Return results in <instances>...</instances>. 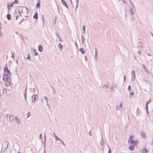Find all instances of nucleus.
<instances>
[{
  "label": "nucleus",
  "instance_id": "1",
  "mask_svg": "<svg viewBox=\"0 0 153 153\" xmlns=\"http://www.w3.org/2000/svg\"><path fill=\"white\" fill-rule=\"evenodd\" d=\"M3 79L5 81V85L6 86H9L10 85L11 81L10 76L7 74H4L3 77Z\"/></svg>",
  "mask_w": 153,
  "mask_h": 153
},
{
  "label": "nucleus",
  "instance_id": "2",
  "mask_svg": "<svg viewBox=\"0 0 153 153\" xmlns=\"http://www.w3.org/2000/svg\"><path fill=\"white\" fill-rule=\"evenodd\" d=\"M18 10L19 13H26L27 14L29 13V10H27V8L25 6L19 7H18Z\"/></svg>",
  "mask_w": 153,
  "mask_h": 153
},
{
  "label": "nucleus",
  "instance_id": "3",
  "mask_svg": "<svg viewBox=\"0 0 153 153\" xmlns=\"http://www.w3.org/2000/svg\"><path fill=\"white\" fill-rule=\"evenodd\" d=\"M130 1L131 3V4H132V6H131L129 8V9L128 10V13L129 14V15L130 16H133L134 14V11L135 10V9L134 8V7L133 5V4L131 2V1Z\"/></svg>",
  "mask_w": 153,
  "mask_h": 153
},
{
  "label": "nucleus",
  "instance_id": "4",
  "mask_svg": "<svg viewBox=\"0 0 153 153\" xmlns=\"http://www.w3.org/2000/svg\"><path fill=\"white\" fill-rule=\"evenodd\" d=\"M48 99L46 97H44L42 98V103L43 105H47L49 107V104L48 103Z\"/></svg>",
  "mask_w": 153,
  "mask_h": 153
},
{
  "label": "nucleus",
  "instance_id": "5",
  "mask_svg": "<svg viewBox=\"0 0 153 153\" xmlns=\"http://www.w3.org/2000/svg\"><path fill=\"white\" fill-rule=\"evenodd\" d=\"M8 65L7 64H6L4 68V71L5 73H7L8 74L10 75H11V73L10 72L9 70L7 68Z\"/></svg>",
  "mask_w": 153,
  "mask_h": 153
},
{
  "label": "nucleus",
  "instance_id": "6",
  "mask_svg": "<svg viewBox=\"0 0 153 153\" xmlns=\"http://www.w3.org/2000/svg\"><path fill=\"white\" fill-rule=\"evenodd\" d=\"M131 74L132 75V79L133 81H134L135 80V73L134 71H132L131 72Z\"/></svg>",
  "mask_w": 153,
  "mask_h": 153
},
{
  "label": "nucleus",
  "instance_id": "7",
  "mask_svg": "<svg viewBox=\"0 0 153 153\" xmlns=\"http://www.w3.org/2000/svg\"><path fill=\"white\" fill-rule=\"evenodd\" d=\"M140 134L142 138H145L146 137V134L143 131H141Z\"/></svg>",
  "mask_w": 153,
  "mask_h": 153
},
{
  "label": "nucleus",
  "instance_id": "8",
  "mask_svg": "<svg viewBox=\"0 0 153 153\" xmlns=\"http://www.w3.org/2000/svg\"><path fill=\"white\" fill-rule=\"evenodd\" d=\"M62 4L66 7L68 9V6L67 4L65 2L64 0H61Z\"/></svg>",
  "mask_w": 153,
  "mask_h": 153
},
{
  "label": "nucleus",
  "instance_id": "9",
  "mask_svg": "<svg viewBox=\"0 0 153 153\" xmlns=\"http://www.w3.org/2000/svg\"><path fill=\"white\" fill-rule=\"evenodd\" d=\"M58 47L60 51H62L63 49V47L62 45L60 43H59L58 45Z\"/></svg>",
  "mask_w": 153,
  "mask_h": 153
},
{
  "label": "nucleus",
  "instance_id": "10",
  "mask_svg": "<svg viewBox=\"0 0 153 153\" xmlns=\"http://www.w3.org/2000/svg\"><path fill=\"white\" fill-rule=\"evenodd\" d=\"M138 143V141H137V140L135 141V140H132L131 141V143H130V144H131V145H134V146H136L137 144V143Z\"/></svg>",
  "mask_w": 153,
  "mask_h": 153
},
{
  "label": "nucleus",
  "instance_id": "11",
  "mask_svg": "<svg viewBox=\"0 0 153 153\" xmlns=\"http://www.w3.org/2000/svg\"><path fill=\"white\" fill-rule=\"evenodd\" d=\"M15 120V117H14L13 116L10 115L9 120L12 123L13 121V120Z\"/></svg>",
  "mask_w": 153,
  "mask_h": 153
},
{
  "label": "nucleus",
  "instance_id": "12",
  "mask_svg": "<svg viewBox=\"0 0 153 153\" xmlns=\"http://www.w3.org/2000/svg\"><path fill=\"white\" fill-rule=\"evenodd\" d=\"M32 102H34L35 100H36V95H32Z\"/></svg>",
  "mask_w": 153,
  "mask_h": 153
},
{
  "label": "nucleus",
  "instance_id": "13",
  "mask_svg": "<svg viewBox=\"0 0 153 153\" xmlns=\"http://www.w3.org/2000/svg\"><path fill=\"white\" fill-rule=\"evenodd\" d=\"M8 143L7 141L5 142L4 145V149L5 150L8 147Z\"/></svg>",
  "mask_w": 153,
  "mask_h": 153
},
{
  "label": "nucleus",
  "instance_id": "14",
  "mask_svg": "<svg viewBox=\"0 0 153 153\" xmlns=\"http://www.w3.org/2000/svg\"><path fill=\"white\" fill-rule=\"evenodd\" d=\"M38 50L40 52H42L43 50V48L41 45H39L38 46Z\"/></svg>",
  "mask_w": 153,
  "mask_h": 153
},
{
  "label": "nucleus",
  "instance_id": "15",
  "mask_svg": "<svg viewBox=\"0 0 153 153\" xmlns=\"http://www.w3.org/2000/svg\"><path fill=\"white\" fill-rule=\"evenodd\" d=\"M33 18L35 19H38V14L37 12H35L34 15L33 16Z\"/></svg>",
  "mask_w": 153,
  "mask_h": 153
},
{
  "label": "nucleus",
  "instance_id": "16",
  "mask_svg": "<svg viewBox=\"0 0 153 153\" xmlns=\"http://www.w3.org/2000/svg\"><path fill=\"white\" fill-rule=\"evenodd\" d=\"M26 89L27 87H26L25 90V92H24V95L25 100L26 101Z\"/></svg>",
  "mask_w": 153,
  "mask_h": 153
},
{
  "label": "nucleus",
  "instance_id": "17",
  "mask_svg": "<svg viewBox=\"0 0 153 153\" xmlns=\"http://www.w3.org/2000/svg\"><path fill=\"white\" fill-rule=\"evenodd\" d=\"M32 52L34 53L33 55L35 56H36L38 55V53L36 51V50L34 49H32Z\"/></svg>",
  "mask_w": 153,
  "mask_h": 153
},
{
  "label": "nucleus",
  "instance_id": "18",
  "mask_svg": "<svg viewBox=\"0 0 153 153\" xmlns=\"http://www.w3.org/2000/svg\"><path fill=\"white\" fill-rule=\"evenodd\" d=\"M76 5L75 9V12H76V10L77 8H78V3H79V0H76Z\"/></svg>",
  "mask_w": 153,
  "mask_h": 153
},
{
  "label": "nucleus",
  "instance_id": "19",
  "mask_svg": "<svg viewBox=\"0 0 153 153\" xmlns=\"http://www.w3.org/2000/svg\"><path fill=\"white\" fill-rule=\"evenodd\" d=\"M79 50L82 54H84L85 52V50L82 48H80Z\"/></svg>",
  "mask_w": 153,
  "mask_h": 153
},
{
  "label": "nucleus",
  "instance_id": "20",
  "mask_svg": "<svg viewBox=\"0 0 153 153\" xmlns=\"http://www.w3.org/2000/svg\"><path fill=\"white\" fill-rule=\"evenodd\" d=\"M134 148V147L133 145H131L129 147V149L131 150H133Z\"/></svg>",
  "mask_w": 153,
  "mask_h": 153
},
{
  "label": "nucleus",
  "instance_id": "21",
  "mask_svg": "<svg viewBox=\"0 0 153 153\" xmlns=\"http://www.w3.org/2000/svg\"><path fill=\"white\" fill-rule=\"evenodd\" d=\"M143 153H147L148 151L147 150L146 148V146L145 148H144V149L142 150Z\"/></svg>",
  "mask_w": 153,
  "mask_h": 153
},
{
  "label": "nucleus",
  "instance_id": "22",
  "mask_svg": "<svg viewBox=\"0 0 153 153\" xmlns=\"http://www.w3.org/2000/svg\"><path fill=\"white\" fill-rule=\"evenodd\" d=\"M95 59H97V50L96 48H95Z\"/></svg>",
  "mask_w": 153,
  "mask_h": 153
},
{
  "label": "nucleus",
  "instance_id": "23",
  "mask_svg": "<svg viewBox=\"0 0 153 153\" xmlns=\"http://www.w3.org/2000/svg\"><path fill=\"white\" fill-rule=\"evenodd\" d=\"M143 68L145 70V71L147 73L148 71L147 69L146 68V66L144 65H143Z\"/></svg>",
  "mask_w": 153,
  "mask_h": 153
},
{
  "label": "nucleus",
  "instance_id": "24",
  "mask_svg": "<svg viewBox=\"0 0 153 153\" xmlns=\"http://www.w3.org/2000/svg\"><path fill=\"white\" fill-rule=\"evenodd\" d=\"M82 29H83L82 33L84 34H85V25H83V26L82 27Z\"/></svg>",
  "mask_w": 153,
  "mask_h": 153
},
{
  "label": "nucleus",
  "instance_id": "25",
  "mask_svg": "<svg viewBox=\"0 0 153 153\" xmlns=\"http://www.w3.org/2000/svg\"><path fill=\"white\" fill-rule=\"evenodd\" d=\"M7 19L8 20H10L11 19V16L10 14H7Z\"/></svg>",
  "mask_w": 153,
  "mask_h": 153
},
{
  "label": "nucleus",
  "instance_id": "26",
  "mask_svg": "<svg viewBox=\"0 0 153 153\" xmlns=\"http://www.w3.org/2000/svg\"><path fill=\"white\" fill-rule=\"evenodd\" d=\"M52 93H53L54 94H55L56 93V91L55 89L52 86Z\"/></svg>",
  "mask_w": 153,
  "mask_h": 153
},
{
  "label": "nucleus",
  "instance_id": "27",
  "mask_svg": "<svg viewBox=\"0 0 153 153\" xmlns=\"http://www.w3.org/2000/svg\"><path fill=\"white\" fill-rule=\"evenodd\" d=\"M15 120L17 123L18 124L19 123V121L18 120V118L17 117H15Z\"/></svg>",
  "mask_w": 153,
  "mask_h": 153
},
{
  "label": "nucleus",
  "instance_id": "28",
  "mask_svg": "<svg viewBox=\"0 0 153 153\" xmlns=\"http://www.w3.org/2000/svg\"><path fill=\"white\" fill-rule=\"evenodd\" d=\"M121 108H120L118 105H116V109L117 111L120 110H121Z\"/></svg>",
  "mask_w": 153,
  "mask_h": 153
},
{
  "label": "nucleus",
  "instance_id": "29",
  "mask_svg": "<svg viewBox=\"0 0 153 153\" xmlns=\"http://www.w3.org/2000/svg\"><path fill=\"white\" fill-rule=\"evenodd\" d=\"M81 39H82V44H83L84 42V40H85V39L84 38V36L83 35H82L81 36Z\"/></svg>",
  "mask_w": 153,
  "mask_h": 153
},
{
  "label": "nucleus",
  "instance_id": "30",
  "mask_svg": "<svg viewBox=\"0 0 153 153\" xmlns=\"http://www.w3.org/2000/svg\"><path fill=\"white\" fill-rule=\"evenodd\" d=\"M36 7L37 8H39L40 7V4L38 2L36 4Z\"/></svg>",
  "mask_w": 153,
  "mask_h": 153
},
{
  "label": "nucleus",
  "instance_id": "31",
  "mask_svg": "<svg viewBox=\"0 0 153 153\" xmlns=\"http://www.w3.org/2000/svg\"><path fill=\"white\" fill-rule=\"evenodd\" d=\"M4 117L5 118H6L7 119H8L9 117V115L7 114H4Z\"/></svg>",
  "mask_w": 153,
  "mask_h": 153
},
{
  "label": "nucleus",
  "instance_id": "32",
  "mask_svg": "<svg viewBox=\"0 0 153 153\" xmlns=\"http://www.w3.org/2000/svg\"><path fill=\"white\" fill-rule=\"evenodd\" d=\"M26 115L27 118H28L30 117V114L29 112H27V113Z\"/></svg>",
  "mask_w": 153,
  "mask_h": 153
},
{
  "label": "nucleus",
  "instance_id": "33",
  "mask_svg": "<svg viewBox=\"0 0 153 153\" xmlns=\"http://www.w3.org/2000/svg\"><path fill=\"white\" fill-rule=\"evenodd\" d=\"M130 98H131V95H134V92L133 91V92H130Z\"/></svg>",
  "mask_w": 153,
  "mask_h": 153
},
{
  "label": "nucleus",
  "instance_id": "34",
  "mask_svg": "<svg viewBox=\"0 0 153 153\" xmlns=\"http://www.w3.org/2000/svg\"><path fill=\"white\" fill-rule=\"evenodd\" d=\"M14 2H11L10 3V5H9V6L10 7H12L13 6V4H14Z\"/></svg>",
  "mask_w": 153,
  "mask_h": 153
},
{
  "label": "nucleus",
  "instance_id": "35",
  "mask_svg": "<svg viewBox=\"0 0 153 153\" xmlns=\"http://www.w3.org/2000/svg\"><path fill=\"white\" fill-rule=\"evenodd\" d=\"M134 138V136L133 135H131L130 136V137H129L130 139H133Z\"/></svg>",
  "mask_w": 153,
  "mask_h": 153
},
{
  "label": "nucleus",
  "instance_id": "36",
  "mask_svg": "<svg viewBox=\"0 0 153 153\" xmlns=\"http://www.w3.org/2000/svg\"><path fill=\"white\" fill-rule=\"evenodd\" d=\"M55 137L56 140H59L60 141L61 140V139H60L57 136H56Z\"/></svg>",
  "mask_w": 153,
  "mask_h": 153
},
{
  "label": "nucleus",
  "instance_id": "37",
  "mask_svg": "<svg viewBox=\"0 0 153 153\" xmlns=\"http://www.w3.org/2000/svg\"><path fill=\"white\" fill-rule=\"evenodd\" d=\"M132 140H133V139H130V138H129V140H128V143L130 144V143H131V141Z\"/></svg>",
  "mask_w": 153,
  "mask_h": 153
},
{
  "label": "nucleus",
  "instance_id": "38",
  "mask_svg": "<svg viewBox=\"0 0 153 153\" xmlns=\"http://www.w3.org/2000/svg\"><path fill=\"white\" fill-rule=\"evenodd\" d=\"M13 2H14V3L18 4V3L19 1L18 0H15Z\"/></svg>",
  "mask_w": 153,
  "mask_h": 153
},
{
  "label": "nucleus",
  "instance_id": "39",
  "mask_svg": "<svg viewBox=\"0 0 153 153\" xmlns=\"http://www.w3.org/2000/svg\"><path fill=\"white\" fill-rule=\"evenodd\" d=\"M131 89V87L130 85H129L128 88V89L129 90V91H130Z\"/></svg>",
  "mask_w": 153,
  "mask_h": 153
},
{
  "label": "nucleus",
  "instance_id": "40",
  "mask_svg": "<svg viewBox=\"0 0 153 153\" xmlns=\"http://www.w3.org/2000/svg\"><path fill=\"white\" fill-rule=\"evenodd\" d=\"M100 144L101 145H104V141H102V140H101V141L100 143Z\"/></svg>",
  "mask_w": 153,
  "mask_h": 153
},
{
  "label": "nucleus",
  "instance_id": "41",
  "mask_svg": "<svg viewBox=\"0 0 153 153\" xmlns=\"http://www.w3.org/2000/svg\"><path fill=\"white\" fill-rule=\"evenodd\" d=\"M26 59H30V56L29 55H28L27 57L26 58Z\"/></svg>",
  "mask_w": 153,
  "mask_h": 153
},
{
  "label": "nucleus",
  "instance_id": "42",
  "mask_svg": "<svg viewBox=\"0 0 153 153\" xmlns=\"http://www.w3.org/2000/svg\"><path fill=\"white\" fill-rule=\"evenodd\" d=\"M14 53H13L12 54V57L13 58V60H15V57L14 56Z\"/></svg>",
  "mask_w": 153,
  "mask_h": 153
},
{
  "label": "nucleus",
  "instance_id": "43",
  "mask_svg": "<svg viewBox=\"0 0 153 153\" xmlns=\"http://www.w3.org/2000/svg\"><path fill=\"white\" fill-rule=\"evenodd\" d=\"M39 138L40 139H41L42 138V134H40L39 136Z\"/></svg>",
  "mask_w": 153,
  "mask_h": 153
},
{
  "label": "nucleus",
  "instance_id": "44",
  "mask_svg": "<svg viewBox=\"0 0 153 153\" xmlns=\"http://www.w3.org/2000/svg\"><path fill=\"white\" fill-rule=\"evenodd\" d=\"M92 133V132L91 131H90L89 132V135L90 136H92V134H91Z\"/></svg>",
  "mask_w": 153,
  "mask_h": 153
},
{
  "label": "nucleus",
  "instance_id": "45",
  "mask_svg": "<svg viewBox=\"0 0 153 153\" xmlns=\"http://www.w3.org/2000/svg\"><path fill=\"white\" fill-rule=\"evenodd\" d=\"M21 15L20 14H19V15H17L16 17V20L17 19V18H18V17H19V16H21Z\"/></svg>",
  "mask_w": 153,
  "mask_h": 153
},
{
  "label": "nucleus",
  "instance_id": "46",
  "mask_svg": "<svg viewBox=\"0 0 153 153\" xmlns=\"http://www.w3.org/2000/svg\"><path fill=\"white\" fill-rule=\"evenodd\" d=\"M52 136H53L55 137L56 136V134H55V132H53V134H52Z\"/></svg>",
  "mask_w": 153,
  "mask_h": 153
},
{
  "label": "nucleus",
  "instance_id": "47",
  "mask_svg": "<svg viewBox=\"0 0 153 153\" xmlns=\"http://www.w3.org/2000/svg\"><path fill=\"white\" fill-rule=\"evenodd\" d=\"M123 104L122 103H120L119 105V106L121 108Z\"/></svg>",
  "mask_w": 153,
  "mask_h": 153
},
{
  "label": "nucleus",
  "instance_id": "48",
  "mask_svg": "<svg viewBox=\"0 0 153 153\" xmlns=\"http://www.w3.org/2000/svg\"><path fill=\"white\" fill-rule=\"evenodd\" d=\"M60 141L62 142V145H64L65 146V144L63 142L62 140H61Z\"/></svg>",
  "mask_w": 153,
  "mask_h": 153
},
{
  "label": "nucleus",
  "instance_id": "49",
  "mask_svg": "<svg viewBox=\"0 0 153 153\" xmlns=\"http://www.w3.org/2000/svg\"><path fill=\"white\" fill-rule=\"evenodd\" d=\"M142 43L141 42H139V45H140V47H141L142 46Z\"/></svg>",
  "mask_w": 153,
  "mask_h": 153
},
{
  "label": "nucleus",
  "instance_id": "50",
  "mask_svg": "<svg viewBox=\"0 0 153 153\" xmlns=\"http://www.w3.org/2000/svg\"><path fill=\"white\" fill-rule=\"evenodd\" d=\"M9 3H8L7 4V9L8 10L9 9Z\"/></svg>",
  "mask_w": 153,
  "mask_h": 153
},
{
  "label": "nucleus",
  "instance_id": "51",
  "mask_svg": "<svg viewBox=\"0 0 153 153\" xmlns=\"http://www.w3.org/2000/svg\"><path fill=\"white\" fill-rule=\"evenodd\" d=\"M151 102V99H149L148 101L147 102L148 103H150Z\"/></svg>",
  "mask_w": 153,
  "mask_h": 153
},
{
  "label": "nucleus",
  "instance_id": "52",
  "mask_svg": "<svg viewBox=\"0 0 153 153\" xmlns=\"http://www.w3.org/2000/svg\"><path fill=\"white\" fill-rule=\"evenodd\" d=\"M2 89H3V91H4V88H2V87L1 86L0 87V90H1Z\"/></svg>",
  "mask_w": 153,
  "mask_h": 153
},
{
  "label": "nucleus",
  "instance_id": "53",
  "mask_svg": "<svg viewBox=\"0 0 153 153\" xmlns=\"http://www.w3.org/2000/svg\"><path fill=\"white\" fill-rule=\"evenodd\" d=\"M104 86L105 87V88H108V86L107 85H104Z\"/></svg>",
  "mask_w": 153,
  "mask_h": 153
},
{
  "label": "nucleus",
  "instance_id": "54",
  "mask_svg": "<svg viewBox=\"0 0 153 153\" xmlns=\"http://www.w3.org/2000/svg\"><path fill=\"white\" fill-rule=\"evenodd\" d=\"M75 45H76V48H78V45H77V43H76V42H75Z\"/></svg>",
  "mask_w": 153,
  "mask_h": 153
},
{
  "label": "nucleus",
  "instance_id": "55",
  "mask_svg": "<svg viewBox=\"0 0 153 153\" xmlns=\"http://www.w3.org/2000/svg\"><path fill=\"white\" fill-rule=\"evenodd\" d=\"M146 111L148 110V106H147V105L146 106Z\"/></svg>",
  "mask_w": 153,
  "mask_h": 153
},
{
  "label": "nucleus",
  "instance_id": "56",
  "mask_svg": "<svg viewBox=\"0 0 153 153\" xmlns=\"http://www.w3.org/2000/svg\"><path fill=\"white\" fill-rule=\"evenodd\" d=\"M2 36V33L1 32V30H0V37Z\"/></svg>",
  "mask_w": 153,
  "mask_h": 153
},
{
  "label": "nucleus",
  "instance_id": "57",
  "mask_svg": "<svg viewBox=\"0 0 153 153\" xmlns=\"http://www.w3.org/2000/svg\"><path fill=\"white\" fill-rule=\"evenodd\" d=\"M126 76L125 75L124 76V82H125L126 80Z\"/></svg>",
  "mask_w": 153,
  "mask_h": 153
},
{
  "label": "nucleus",
  "instance_id": "58",
  "mask_svg": "<svg viewBox=\"0 0 153 153\" xmlns=\"http://www.w3.org/2000/svg\"><path fill=\"white\" fill-rule=\"evenodd\" d=\"M137 52L139 54H140L141 53V52L140 51H138Z\"/></svg>",
  "mask_w": 153,
  "mask_h": 153
},
{
  "label": "nucleus",
  "instance_id": "59",
  "mask_svg": "<svg viewBox=\"0 0 153 153\" xmlns=\"http://www.w3.org/2000/svg\"><path fill=\"white\" fill-rule=\"evenodd\" d=\"M1 23L0 22V29H1Z\"/></svg>",
  "mask_w": 153,
  "mask_h": 153
},
{
  "label": "nucleus",
  "instance_id": "60",
  "mask_svg": "<svg viewBox=\"0 0 153 153\" xmlns=\"http://www.w3.org/2000/svg\"><path fill=\"white\" fill-rule=\"evenodd\" d=\"M108 153H111V152L110 150H109L108 151Z\"/></svg>",
  "mask_w": 153,
  "mask_h": 153
},
{
  "label": "nucleus",
  "instance_id": "61",
  "mask_svg": "<svg viewBox=\"0 0 153 153\" xmlns=\"http://www.w3.org/2000/svg\"><path fill=\"white\" fill-rule=\"evenodd\" d=\"M148 102H147L146 103V106L147 105L148 106Z\"/></svg>",
  "mask_w": 153,
  "mask_h": 153
},
{
  "label": "nucleus",
  "instance_id": "62",
  "mask_svg": "<svg viewBox=\"0 0 153 153\" xmlns=\"http://www.w3.org/2000/svg\"><path fill=\"white\" fill-rule=\"evenodd\" d=\"M123 2H124V3H125V4H127V3L125 1H123Z\"/></svg>",
  "mask_w": 153,
  "mask_h": 153
},
{
  "label": "nucleus",
  "instance_id": "63",
  "mask_svg": "<svg viewBox=\"0 0 153 153\" xmlns=\"http://www.w3.org/2000/svg\"><path fill=\"white\" fill-rule=\"evenodd\" d=\"M148 55V56H150V54L149 53H148L147 54Z\"/></svg>",
  "mask_w": 153,
  "mask_h": 153
},
{
  "label": "nucleus",
  "instance_id": "64",
  "mask_svg": "<svg viewBox=\"0 0 153 153\" xmlns=\"http://www.w3.org/2000/svg\"><path fill=\"white\" fill-rule=\"evenodd\" d=\"M152 35V36H153V33H152L151 34Z\"/></svg>",
  "mask_w": 153,
  "mask_h": 153
}]
</instances>
